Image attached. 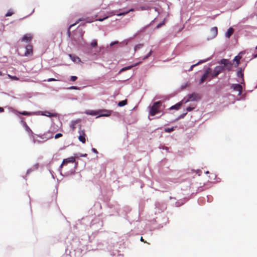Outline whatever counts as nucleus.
I'll return each instance as SVG.
<instances>
[{
    "instance_id": "obj_1",
    "label": "nucleus",
    "mask_w": 257,
    "mask_h": 257,
    "mask_svg": "<svg viewBox=\"0 0 257 257\" xmlns=\"http://www.w3.org/2000/svg\"><path fill=\"white\" fill-rule=\"evenodd\" d=\"M162 103L161 101H157L153 103L152 106H150L149 114L151 116H154L160 112V108Z\"/></svg>"
},
{
    "instance_id": "obj_2",
    "label": "nucleus",
    "mask_w": 257,
    "mask_h": 257,
    "mask_svg": "<svg viewBox=\"0 0 257 257\" xmlns=\"http://www.w3.org/2000/svg\"><path fill=\"white\" fill-rule=\"evenodd\" d=\"M201 98V96L197 93H193L188 95V98L186 100L183 99L182 101L186 103L189 101H196Z\"/></svg>"
},
{
    "instance_id": "obj_3",
    "label": "nucleus",
    "mask_w": 257,
    "mask_h": 257,
    "mask_svg": "<svg viewBox=\"0 0 257 257\" xmlns=\"http://www.w3.org/2000/svg\"><path fill=\"white\" fill-rule=\"evenodd\" d=\"M224 70V67L217 66L215 67L213 72L212 73L211 72V76L212 77H217L220 73L223 72Z\"/></svg>"
},
{
    "instance_id": "obj_4",
    "label": "nucleus",
    "mask_w": 257,
    "mask_h": 257,
    "mask_svg": "<svg viewBox=\"0 0 257 257\" xmlns=\"http://www.w3.org/2000/svg\"><path fill=\"white\" fill-rule=\"evenodd\" d=\"M211 69L210 68H208L207 69H206L204 74H203V75L202 76L200 80V84L202 83L204 81H205L207 79L209 75H211Z\"/></svg>"
},
{
    "instance_id": "obj_5",
    "label": "nucleus",
    "mask_w": 257,
    "mask_h": 257,
    "mask_svg": "<svg viewBox=\"0 0 257 257\" xmlns=\"http://www.w3.org/2000/svg\"><path fill=\"white\" fill-rule=\"evenodd\" d=\"M33 54V46L28 45L26 46V52H25V56H31Z\"/></svg>"
},
{
    "instance_id": "obj_6",
    "label": "nucleus",
    "mask_w": 257,
    "mask_h": 257,
    "mask_svg": "<svg viewBox=\"0 0 257 257\" xmlns=\"http://www.w3.org/2000/svg\"><path fill=\"white\" fill-rule=\"evenodd\" d=\"M75 162V158L73 157H71L67 159H64L61 165V168L63 166L67 165L68 163H73Z\"/></svg>"
},
{
    "instance_id": "obj_7",
    "label": "nucleus",
    "mask_w": 257,
    "mask_h": 257,
    "mask_svg": "<svg viewBox=\"0 0 257 257\" xmlns=\"http://www.w3.org/2000/svg\"><path fill=\"white\" fill-rule=\"evenodd\" d=\"M38 137L40 138L43 140H48L49 139L53 138V133L51 132H48L42 136H38Z\"/></svg>"
},
{
    "instance_id": "obj_8",
    "label": "nucleus",
    "mask_w": 257,
    "mask_h": 257,
    "mask_svg": "<svg viewBox=\"0 0 257 257\" xmlns=\"http://www.w3.org/2000/svg\"><path fill=\"white\" fill-rule=\"evenodd\" d=\"M41 114L42 115H44L50 117H57L59 115V114L56 112L51 113L48 111H41Z\"/></svg>"
},
{
    "instance_id": "obj_9",
    "label": "nucleus",
    "mask_w": 257,
    "mask_h": 257,
    "mask_svg": "<svg viewBox=\"0 0 257 257\" xmlns=\"http://www.w3.org/2000/svg\"><path fill=\"white\" fill-rule=\"evenodd\" d=\"M79 136L78 137V139L79 141L81 142L82 143H85L86 142L85 140V134L84 130H80L79 131Z\"/></svg>"
},
{
    "instance_id": "obj_10",
    "label": "nucleus",
    "mask_w": 257,
    "mask_h": 257,
    "mask_svg": "<svg viewBox=\"0 0 257 257\" xmlns=\"http://www.w3.org/2000/svg\"><path fill=\"white\" fill-rule=\"evenodd\" d=\"M231 87L234 89V91H236L238 92V95H240L241 94L242 87L240 84H233Z\"/></svg>"
},
{
    "instance_id": "obj_11",
    "label": "nucleus",
    "mask_w": 257,
    "mask_h": 257,
    "mask_svg": "<svg viewBox=\"0 0 257 257\" xmlns=\"http://www.w3.org/2000/svg\"><path fill=\"white\" fill-rule=\"evenodd\" d=\"M210 39L214 38L217 35L218 30L216 27H212L210 30Z\"/></svg>"
},
{
    "instance_id": "obj_12",
    "label": "nucleus",
    "mask_w": 257,
    "mask_h": 257,
    "mask_svg": "<svg viewBox=\"0 0 257 257\" xmlns=\"http://www.w3.org/2000/svg\"><path fill=\"white\" fill-rule=\"evenodd\" d=\"M111 113V111L108 110H101L98 113L99 116H108L110 115Z\"/></svg>"
},
{
    "instance_id": "obj_13",
    "label": "nucleus",
    "mask_w": 257,
    "mask_h": 257,
    "mask_svg": "<svg viewBox=\"0 0 257 257\" xmlns=\"http://www.w3.org/2000/svg\"><path fill=\"white\" fill-rule=\"evenodd\" d=\"M69 57L71 59V60L76 63H78L80 62H81V60L80 58L78 57H77L76 55H72V54H69Z\"/></svg>"
},
{
    "instance_id": "obj_14",
    "label": "nucleus",
    "mask_w": 257,
    "mask_h": 257,
    "mask_svg": "<svg viewBox=\"0 0 257 257\" xmlns=\"http://www.w3.org/2000/svg\"><path fill=\"white\" fill-rule=\"evenodd\" d=\"M220 63L223 64L224 68L225 67H227L228 65H229V67L227 68V69L229 70L231 67V64L229 62L227 59H223L220 61Z\"/></svg>"
},
{
    "instance_id": "obj_15",
    "label": "nucleus",
    "mask_w": 257,
    "mask_h": 257,
    "mask_svg": "<svg viewBox=\"0 0 257 257\" xmlns=\"http://www.w3.org/2000/svg\"><path fill=\"white\" fill-rule=\"evenodd\" d=\"M32 39V35L31 34H27L22 38V41L29 42L31 41Z\"/></svg>"
},
{
    "instance_id": "obj_16",
    "label": "nucleus",
    "mask_w": 257,
    "mask_h": 257,
    "mask_svg": "<svg viewBox=\"0 0 257 257\" xmlns=\"http://www.w3.org/2000/svg\"><path fill=\"white\" fill-rule=\"evenodd\" d=\"M85 19H83V18H82V19H78L75 23L72 24V25H71L70 26H69V28L67 31V34H68V37H70V35H71V33H70V28H72V27H73L74 26H75V25H76L77 24L79 23L81 21H84Z\"/></svg>"
},
{
    "instance_id": "obj_17",
    "label": "nucleus",
    "mask_w": 257,
    "mask_h": 257,
    "mask_svg": "<svg viewBox=\"0 0 257 257\" xmlns=\"http://www.w3.org/2000/svg\"><path fill=\"white\" fill-rule=\"evenodd\" d=\"M233 29L232 28H229L225 34L226 37H227V38H229L233 33Z\"/></svg>"
},
{
    "instance_id": "obj_18",
    "label": "nucleus",
    "mask_w": 257,
    "mask_h": 257,
    "mask_svg": "<svg viewBox=\"0 0 257 257\" xmlns=\"http://www.w3.org/2000/svg\"><path fill=\"white\" fill-rule=\"evenodd\" d=\"M134 11H135V9L133 8H132V9H129L128 10L123 11V12H121L119 14H116V15L118 16H124L125 15L128 14L129 12H134Z\"/></svg>"
},
{
    "instance_id": "obj_19",
    "label": "nucleus",
    "mask_w": 257,
    "mask_h": 257,
    "mask_svg": "<svg viewBox=\"0 0 257 257\" xmlns=\"http://www.w3.org/2000/svg\"><path fill=\"white\" fill-rule=\"evenodd\" d=\"M183 101H181L178 103H177L176 104L171 106L170 107V109H175L176 110H178L180 108V106H181L182 103H183Z\"/></svg>"
},
{
    "instance_id": "obj_20",
    "label": "nucleus",
    "mask_w": 257,
    "mask_h": 257,
    "mask_svg": "<svg viewBox=\"0 0 257 257\" xmlns=\"http://www.w3.org/2000/svg\"><path fill=\"white\" fill-rule=\"evenodd\" d=\"M209 60V59H208L207 60H201L199 62H198L197 63L194 64V65H192L190 68H189V71H191L193 70V68H194V67H195V66H197L198 65H199V64H201L202 63H204V62H206L207 60Z\"/></svg>"
},
{
    "instance_id": "obj_21",
    "label": "nucleus",
    "mask_w": 257,
    "mask_h": 257,
    "mask_svg": "<svg viewBox=\"0 0 257 257\" xmlns=\"http://www.w3.org/2000/svg\"><path fill=\"white\" fill-rule=\"evenodd\" d=\"M139 63H140V62L137 63H136L135 64H134V65H131V66H127V67H123V68L121 69L120 71H124L126 70L131 69L133 67L138 65Z\"/></svg>"
},
{
    "instance_id": "obj_22",
    "label": "nucleus",
    "mask_w": 257,
    "mask_h": 257,
    "mask_svg": "<svg viewBox=\"0 0 257 257\" xmlns=\"http://www.w3.org/2000/svg\"><path fill=\"white\" fill-rule=\"evenodd\" d=\"M127 104V100L126 99H125L124 100H122V101H119L118 103V106H120V107H122V106H124L125 105H126Z\"/></svg>"
},
{
    "instance_id": "obj_23",
    "label": "nucleus",
    "mask_w": 257,
    "mask_h": 257,
    "mask_svg": "<svg viewBox=\"0 0 257 257\" xmlns=\"http://www.w3.org/2000/svg\"><path fill=\"white\" fill-rule=\"evenodd\" d=\"M240 58L238 56H236L234 58L233 60L236 62V66H237L239 65V62H240Z\"/></svg>"
},
{
    "instance_id": "obj_24",
    "label": "nucleus",
    "mask_w": 257,
    "mask_h": 257,
    "mask_svg": "<svg viewBox=\"0 0 257 257\" xmlns=\"http://www.w3.org/2000/svg\"><path fill=\"white\" fill-rule=\"evenodd\" d=\"M90 45L92 47H95L97 46V42L96 40H93L91 43Z\"/></svg>"
},
{
    "instance_id": "obj_25",
    "label": "nucleus",
    "mask_w": 257,
    "mask_h": 257,
    "mask_svg": "<svg viewBox=\"0 0 257 257\" xmlns=\"http://www.w3.org/2000/svg\"><path fill=\"white\" fill-rule=\"evenodd\" d=\"M143 46V44H140L136 45L135 47V51H137L138 50L141 48Z\"/></svg>"
},
{
    "instance_id": "obj_26",
    "label": "nucleus",
    "mask_w": 257,
    "mask_h": 257,
    "mask_svg": "<svg viewBox=\"0 0 257 257\" xmlns=\"http://www.w3.org/2000/svg\"><path fill=\"white\" fill-rule=\"evenodd\" d=\"M8 76L9 78L14 80H18L19 79V78L16 76H12L10 74H8Z\"/></svg>"
},
{
    "instance_id": "obj_27",
    "label": "nucleus",
    "mask_w": 257,
    "mask_h": 257,
    "mask_svg": "<svg viewBox=\"0 0 257 257\" xmlns=\"http://www.w3.org/2000/svg\"><path fill=\"white\" fill-rule=\"evenodd\" d=\"M77 122L76 121H72L70 124V127L72 128L73 130L75 128V125Z\"/></svg>"
},
{
    "instance_id": "obj_28",
    "label": "nucleus",
    "mask_w": 257,
    "mask_h": 257,
    "mask_svg": "<svg viewBox=\"0 0 257 257\" xmlns=\"http://www.w3.org/2000/svg\"><path fill=\"white\" fill-rule=\"evenodd\" d=\"M174 130V127L172 128H166L165 131L167 133H171Z\"/></svg>"
},
{
    "instance_id": "obj_29",
    "label": "nucleus",
    "mask_w": 257,
    "mask_h": 257,
    "mask_svg": "<svg viewBox=\"0 0 257 257\" xmlns=\"http://www.w3.org/2000/svg\"><path fill=\"white\" fill-rule=\"evenodd\" d=\"M19 113L24 115H30L31 114L30 112H27V111H23V112H19Z\"/></svg>"
},
{
    "instance_id": "obj_30",
    "label": "nucleus",
    "mask_w": 257,
    "mask_h": 257,
    "mask_svg": "<svg viewBox=\"0 0 257 257\" xmlns=\"http://www.w3.org/2000/svg\"><path fill=\"white\" fill-rule=\"evenodd\" d=\"M152 51L151 50L149 53L143 58L144 60L147 59L149 57H150L152 54Z\"/></svg>"
},
{
    "instance_id": "obj_31",
    "label": "nucleus",
    "mask_w": 257,
    "mask_h": 257,
    "mask_svg": "<svg viewBox=\"0 0 257 257\" xmlns=\"http://www.w3.org/2000/svg\"><path fill=\"white\" fill-rule=\"evenodd\" d=\"M77 79V77L75 76H72L70 78V80L72 81H75Z\"/></svg>"
},
{
    "instance_id": "obj_32",
    "label": "nucleus",
    "mask_w": 257,
    "mask_h": 257,
    "mask_svg": "<svg viewBox=\"0 0 257 257\" xmlns=\"http://www.w3.org/2000/svg\"><path fill=\"white\" fill-rule=\"evenodd\" d=\"M62 136V134H61V133H58L57 134H56L55 136V139H58L59 138H60Z\"/></svg>"
},
{
    "instance_id": "obj_33",
    "label": "nucleus",
    "mask_w": 257,
    "mask_h": 257,
    "mask_svg": "<svg viewBox=\"0 0 257 257\" xmlns=\"http://www.w3.org/2000/svg\"><path fill=\"white\" fill-rule=\"evenodd\" d=\"M13 12H11L10 11H9L5 15L6 17H10L11 16L13 15Z\"/></svg>"
},
{
    "instance_id": "obj_34",
    "label": "nucleus",
    "mask_w": 257,
    "mask_h": 257,
    "mask_svg": "<svg viewBox=\"0 0 257 257\" xmlns=\"http://www.w3.org/2000/svg\"><path fill=\"white\" fill-rule=\"evenodd\" d=\"M237 74L238 77H242L243 75V73L241 71L237 72Z\"/></svg>"
},
{
    "instance_id": "obj_35",
    "label": "nucleus",
    "mask_w": 257,
    "mask_h": 257,
    "mask_svg": "<svg viewBox=\"0 0 257 257\" xmlns=\"http://www.w3.org/2000/svg\"><path fill=\"white\" fill-rule=\"evenodd\" d=\"M107 18H108V17L106 16L103 18H99V19H96V20L101 22V21H103L104 20L107 19Z\"/></svg>"
},
{
    "instance_id": "obj_36",
    "label": "nucleus",
    "mask_w": 257,
    "mask_h": 257,
    "mask_svg": "<svg viewBox=\"0 0 257 257\" xmlns=\"http://www.w3.org/2000/svg\"><path fill=\"white\" fill-rule=\"evenodd\" d=\"M194 108V107H191L190 106H189V107H187L186 110L188 111H190L192 110Z\"/></svg>"
},
{
    "instance_id": "obj_37",
    "label": "nucleus",
    "mask_w": 257,
    "mask_h": 257,
    "mask_svg": "<svg viewBox=\"0 0 257 257\" xmlns=\"http://www.w3.org/2000/svg\"><path fill=\"white\" fill-rule=\"evenodd\" d=\"M26 130H27V131L28 132H30L31 133V134H33V132L32 131V130L28 126H27L26 127Z\"/></svg>"
},
{
    "instance_id": "obj_38",
    "label": "nucleus",
    "mask_w": 257,
    "mask_h": 257,
    "mask_svg": "<svg viewBox=\"0 0 257 257\" xmlns=\"http://www.w3.org/2000/svg\"><path fill=\"white\" fill-rule=\"evenodd\" d=\"M49 82H50V81H57V80L55 78H49L47 80Z\"/></svg>"
},
{
    "instance_id": "obj_39",
    "label": "nucleus",
    "mask_w": 257,
    "mask_h": 257,
    "mask_svg": "<svg viewBox=\"0 0 257 257\" xmlns=\"http://www.w3.org/2000/svg\"><path fill=\"white\" fill-rule=\"evenodd\" d=\"M92 151L94 153H96V154H97V153H98V152H97V150H96V149H95V148H92Z\"/></svg>"
},
{
    "instance_id": "obj_40",
    "label": "nucleus",
    "mask_w": 257,
    "mask_h": 257,
    "mask_svg": "<svg viewBox=\"0 0 257 257\" xmlns=\"http://www.w3.org/2000/svg\"><path fill=\"white\" fill-rule=\"evenodd\" d=\"M141 241H142V242H146V241L144 240V239H143V237H141V239H140Z\"/></svg>"
},
{
    "instance_id": "obj_41",
    "label": "nucleus",
    "mask_w": 257,
    "mask_h": 257,
    "mask_svg": "<svg viewBox=\"0 0 257 257\" xmlns=\"http://www.w3.org/2000/svg\"><path fill=\"white\" fill-rule=\"evenodd\" d=\"M4 111V109L3 107H0V112H2Z\"/></svg>"
},
{
    "instance_id": "obj_42",
    "label": "nucleus",
    "mask_w": 257,
    "mask_h": 257,
    "mask_svg": "<svg viewBox=\"0 0 257 257\" xmlns=\"http://www.w3.org/2000/svg\"><path fill=\"white\" fill-rule=\"evenodd\" d=\"M71 88H72V89H77V87H76V86H72V87H71Z\"/></svg>"
},
{
    "instance_id": "obj_43",
    "label": "nucleus",
    "mask_w": 257,
    "mask_h": 257,
    "mask_svg": "<svg viewBox=\"0 0 257 257\" xmlns=\"http://www.w3.org/2000/svg\"><path fill=\"white\" fill-rule=\"evenodd\" d=\"M187 113H185V114H183L181 117H183Z\"/></svg>"
},
{
    "instance_id": "obj_44",
    "label": "nucleus",
    "mask_w": 257,
    "mask_h": 257,
    "mask_svg": "<svg viewBox=\"0 0 257 257\" xmlns=\"http://www.w3.org/2000/svg\"><path fill=\"white\" fill-rule=\"evenodd\" d=\"M2 75H3V73L1 71H0V76H2Z\"/></svg>"
},
{
    "instance_id": "obj_45",
    "label": "nucleus",
    "mask_w": 257,
    "mask_h": 257,
    "mask_svg": "<svg viewBox=\"0 0 257 257\" xmlns=\"http://www.w3.org/2000/svg\"><path fill=\"white\" fill-rule=\"evenodd\" d=\"M206 174L209 173L208 171H207V172H206Z\"/></svg>"
},
{
    "instance_id": "obj_46",
    "label": "nucleus",
    "mask_w": 257,
    "mask_h": 257,
    "mask_svg": "<svg viewBox=\"0 0 257 257\" xmlns=\"http://www.w3.org/2000/svg\"><path fill=\"white\" fill-rule=\"evenodd\" d=\"M255 57H257V54L255 55Z\"/></svg>"
},
{
    "instance_id": "obj_47",
    "label": "nucleus",
    "mask_w": 257,
    "mask_h": 257,
    "mask_svg": "<svg viewBox=\"0 0 257 257\" xmlns=\"http://www.w3.org/2000/svg\"><path fill=\"white\" fill-rule=\"evenodd\" d=\"M142 10H144V8H142Z\"/></svg>"
},
{
    "instance_id": "obj_48",
    "label": "nucleus",
    "mask_w": 257,
    "mask_h": 257,
    "mask_svg": "<svg viewBox=\"0 0 257 257\" xmlns=\"http://www.w3.org/2000/svg\"><path fill=\"white\" fill-rule=\"evenodd\" d=\"M255 49H257V46H256Z\"/></svg>"
}]
</instances>
